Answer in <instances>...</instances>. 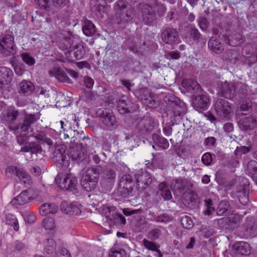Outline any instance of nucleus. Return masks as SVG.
<instances>
[{"label": "nucleus", "mask_w": 257, "mask_h": 257, "mask_svg": "<svg viewBox=\"0 0 257 257\" xmlns=\"http://www.w3.org/2000/svg\"><path fill=\"white\" fill-rule=\"evenodd\" d=\"M117 23L119 24L131 22L135 14V9L127 2L119 0L113 7Z\"/></svg>", "instance_id": "nucleus-1"}, {"label": "nucleus", "mask_w": 257, "mask_h": 257, "mask_svg": "<svg viewBox=\"0 0 257 257\" xmlns=\"http://www.w3.org/2000/svg\"><path fill=\"white\" fill-rule=\"evenodd\" d=\"M96 115L100 118L99 124L102 129L113 131L117 127L116 117L111 109L105 107L98 108L96 110Z\"/></svg>", "instance_id": "nucleus-2"}, {"label": "nucleus", "mask_w": 257, "mask_h": 257, "mask_svg": "<svg viewBox=\"0 0 257 257\" xmlns=\"http://www.w3.org/2000/svg\"><path fill=\"white\" fill-rule=\"evenodd\" d=\"M99 171L98 169L90 168L88 169L83 175L81 180V185L86 191L94 190L97 184Z\"/></svg>", "instance_id": "nucleus-3"}, {"label": "nucleus", "mask_w": 257, "mask_h": 257, "mask_svg": "<svg viewBox=\"0 0 257 257\" xmlns=\"http://www.w3.org/2000/svg\"><path fill=\"white\" fill-rule=\"evenodd\" d=\"M136 187L139 190H144L157 184L156 179L147 171H139L136 173Z\"/></svg>", "instance_id": "nucleus-4"}, {"label": "nucleus", "mask_w": 257, "mask_h": 257, "mask_svg": "<svg viewBox=\"0 0 257 257\" xmlns=\"http://www.w3.org/2000/svg\"><path fill=\"white\" fill-rule=\"evenodd\" d=\"M55 181L58 186L62 189L74 192H77V179L71 174H67L64 178L61 177L60 175H57Z\"/></svg>", "instance_id": "nucleus-5"}, {"label": "nucleus", "mask_w": 257, "mask_h": 257, "mask_svg": "<svg viewBox=\"0 0 257 257\" xmlns=\"http://www.w3.org/2000/svg\"><path fill=\"white\" fill-rule=\"evenodd\" d=\"M217 115L221 118L229 119L233 113L231 104L223 98H218L214 104Z\"/></svg>", "instance_id": "nucleus-6"}, {"label": "nucleus", "mask_w": 257, "mask_h": 257, "mask_svg": "<svg viewBox=\"0 0 257 257\" xmlns=\"http://www.w3.org/2000/svg\"><path fill=\"white\" fill-rule=\"evenodd\" d=\"M218 86L219 89V94L226 98L231 99L236 93V89L238 86V82L219 81Z\"/></svg>", "instance_id": "nucleus-7"}, {"label": "nucleus", "mask_w": 257, "mask_h": 257, "mask_svg": "<svg viewBox=\"0 0 257 257\" xmlns=\"http://www.w3.org/2000/svg\"><path fill=\"white\" fill-rule=\"evenodd\" d=\"M168 101L167 103V108L169 110H171L173 113V115L175 116H180L183 115L186 112V107L184 102L180 101L178 98L174 96H170L166 97L165 100Z\"/></svg>", "instance_id": "nucleus-8"}, {"label": "nucleus", "mask_w": 257, "mask_h": 257, "mask_svg": "<svg viewBox=\"0 0 257 257\" xmlns=\"http://www.w3.org/2000/svg\"><path fill=\"white\" fill-rule=\"evenodd\" d=\"M17 143L21 146L20 152H30L31 154H41L42 151L41 146L35 142H29L28 139L17 138Z\"/></svg>", "instance_id": "nucleus-9"}, {"label": "nucleus", "mask_w": 257, "mask_h": 257, "mask_svg": "<svg viewBox=\"0 0 257 257\" xmlns=\"http://www.w3.org/2000/svg\"><path fill=\"white\" fill-rule=\"evenodd\" d=\"M14 37L6 35L0 40V53L6 55L14 54L16 52Z\"/></svg>", "instance_id": "nucleus-10"}, {"label": "nucleus", "mask_w": 257, "mask_h": 257, "mask_svg": "<svg viewBox=\"0 0 257 257\" xmlns=\"http://www.w3.org/2000/svg\"><path fill=\"white\" fill-rule=\"evenodd\" d=\"M139 8L141 10L142 21L146 25H151L156 20V15L150 4L140 3Z\"/></svg>", "instance_id": "nucleus-11"}, {"label": "nucleus", "mask_w": 257, "mask_h": 257, "mask_svg": "<svg viewBox=\"0 0 257 257\" xmlns=\"http://www.w3.org/2000/svg\"><path fill=\"white\" fill-rule=\"evenodd\" d=\"M39 119V117L37 114H26L24 122L20 126V133L17 138L28 139V134L31 124L36 122Z\"/></svg>", "instance_id": "nucleus-12"}, {"label": "nucleus", "mask_w": 257, "mask_h": 257, "mask_svg": "<svg viewBox=\"0 0 257 257\" xmlns=\"http://www.w3.org/2000/svg\"><path fill=\"white\" fill-rule=\"evenodd\" d=\"M57 37L58 46L62 50H66L71 48L74 44L75 39H77L73 34L68 32L60 33Z\"/></svg>", "instance_id": "nucleus-13"}, {"label": "nucleus", "mask_w": 257, "mask_h": 257, "mask_svg": "<svg viewBox=\"0 0 257 257\" xmlns=\"http://www.w3.org/2000/svg\"><path fill=\"white\" fill-rule=\"evenodd\" d=\"M191 186V183L185 179H174L171 182V187L172 191L175 194L178 196L186 193Z\"/></svg>", "instance_id": "nucleus-14"}, {"label": "nucleus", "mask_w": 257, "mask_h": 257, "mask_svg": "<svg viewBox=\"0 0 257 257\" xmlns=\"http://www.w3.org/2000/svg\"><path fill=\"white\" fill-rule=\"evenodd\" d=\"M117 108L120 114H123L134 112L138 108V106L132 102L127 96L123 95L117 101Z\"/></svg>", "instance_id": "nucleus-15"}, {"label": "nucleus", "mask_w": 257, "mask_h": 257, "mask_svg": "<svg viewBox=\"0 0 257 257\" xmlns=\"http://www.w3.org/2000/svg\"><path fill=\"white\" fill-rule=\"evenodd\" d=\"M160 38L165 43L168 44H177L179 41L177 31L171 28L164 29L161 33Z\"/></svg>", "instance_id": "nucleus-16"}, {"label": "nucleus", "mask_w": 257, "mask_h": 257, "mask_svg": "<svg viewBox=\"0 0 257 257\" xmlns=\"http://www.w3.org/2000/svg\"><path fill=\"white\" fill-rule=\"evenodd\" d=\"M4 119L10 131L13 134H16V109L14 107H9Z\"/></svg>", "instance_id": "nucleus-17"}, {"label": "nucleus", "mask_w": 257, "mask_h": 257, "mask_svg": "<svg viewBox=\"0 0 257 257\" xmlns=\"http://www.w3.org/2000/svg\"><path fill=\"white\" fill-rule=\"evenodd\" d=\"M256 231L254 220L252 217H248L240 230V235L245 238L253 235Z\"/></svg>", "instance_id": "nucleus-18"}, {"label": "nucleus", "mask_w": 257, "mask_h": 257, "mask_svg": "<svg viewBox=\"0 0 257 257\" xmlns=\"http://www.w3.org/2000/svg\"><path fill=\"white\" fill-rule=\"evenodd\" d=\"M65 148L62 146H57L55 147L53 153V159L58 164L66 166L68 164Z\"/></svg>", "instance_id": "nucleus-19"}, {"label": "nucleus", "mask_w": 257, "mask_h": 257, "mask_svg": "<svg viewBox=\"0 0 257 257\" xmlns=\"http://www.w3.org/2000/svg\"><path fill=\"white\" fill-rule=\"evenodd\" d=\"M232 248L236 255H248L250 253V245L246 242H236L233 245Z\"/></svg>", "instance_id": "nucleus-20"}, {"label": "nucleus", "mask_w": 257, "mask_h": 257, "mask_svg": "<svg viewBox=\"0 0 257 257\" xmlns=\"http://www.w3.org/2000/svg\"><path fill=\"white\" fill-rule=\"evenodd\" d=\"M238 126L242 131L252 130L256 125V121L252 117H246L238 121Z\"/></svg>", "instance_id": "nucleus-21"}, {"label": "nucleus", "mask_w": 257, "mask_h": 257, "mask_svg": "<svg viewBox=\"0 0 257 257\" xmlns=\"http://www.w3.org/2000/svg\"><path fill=\"white\" fill-rule=\"evenodd\" d=\"M182 85L184 88L191 93L199 92L201 89L200 85L196 80L193 79L183 80Z\"/></svg>", "instance_id": "nucleus-22"}, {"label": "nucleus", "mask_w": 257, "mask_h": 257, "mask_svg": "<svg viewBox=\"0 0 257 257\" xmlns=\"http://www.w3.org/2000/svg\"><path fill=\"white\" fill-rule=\"evenodd\" d=\"M17 177L20 179L19 183L23 185L26 188H29L33 184L31 177L23 169H17Z\"/></svg>", "instance_id": "nucleus-23"}, {"label": "nucleus", "mask_w": 257, "mask_h": 257, "mask_svg": "<svg viewBox=\"0 0 257 257\" xmlns=\"http://www.w3.org/2000/svg\"><path fill=\"white\" fill-rule=\"evenodd\" d=\"M13 73L12 71L8 68L0 67V83L7 84L11 82Z\"/></svg>", "instance_id": "nucleus-24"}, {"label": "nucleus", "mask_w": 257, "mask_h": 257, "mask_svg": "<svg viewBox=\"0 0 257 257\" xmlns=\"http://www.w3.org/2000/svg\"><path fill=\"white\" fill-rule=\"evenodd\" d=\"M60 208L62 211L70 215H77L81 212L80 210L76 205L71 203L63 202L61 204Z\"/></svg>", "instance_id": "nucleus-25"}, {"label": "nucleus", "mask_w": 257, "mask_h": 257, "mask_svg": "<svg viewBox=\"0 0 257 257\" xmlns=\"http://www.w3.org/2000/svg\"><path fill=\"white\" fill-rule=\"evenodd\" d=\"M209 102L208 96L206 95H200L195 97L193 101V105L196 108L205 109L207 107Z\"/></svg>", "instance_id": "nucleus-26"}, {"label": "nucleus", "mask_w": 257, "mask_h": 257, "mask_svg": "<svg viewBox=\"0 0 257 257\" xmlns=\"http://www.w3.org/2000/svg\"><path fill=\"white\" fill-rule=\"evenodd\" d=\"M58 210V205L54 203L43 204L40 206L39 208V212L42 216H46L50 213L55 214Z\"/></svg>", "instance_id": "nucleus-27"}, {"label": "nucleus", "mask_w": 257, "mask_h": 257, "mask_svg": "<svg viewBox=\"0 0 257 257\" xmlns=\"http://www.w3.org/2000/svg\"><path fill=\"white\" fill-rule=\"evenodd\" d=\"M50 76H55L58 80L61 82L72 83L71 80L62 70L58 68H54L49 71Z\"/></svg>", "instance_id": "nucleus-28"}, {"label": "nucleus", "mask_w": 257, "mask_h": 257, "mask_svg": "<svg viewBox=\"0 0 257 257\" xmlns=\"http://www.w3.org/2000/svg\"><path fill=\"white\" fill-rule=\"evenodd\" d=\"M152 140L155 144V145L153 146L154 148H155L156 146L161 149L166 150L168 149L169 146V144L167 140L161 137L158 134H154L152 135Z\"/></svg>", "instance_id": "nucleus-29"}, {"label": "nucleus", "mask_w": 257, "mask_h": 257, "mask_svg": "<svg viewBox=\"0 0 257 257\" xmlns=\"http://www.w3.org/2000/svg\"><path fill=\"white\" fill-rule=\"evenodd\" d=\"M217 213L218 215H229L233 213L230 204L227 201L223 200L219 203Z\"/></svg>", "instance_id": "nucleus-30"}, {"label": "nucleus", "mask_w": 257, "mask_h": 257, "mask_svg": "<svg viewBox=\"0 0 257 257\" xmlns=\"http://www.w3.org/2000/svg\"><path fill=\"white\" fill-rule=\"evenodd\" d=\"M152 126V119L149 117H145L138 122L137 127L140 132L144 133L150 131Z\"/></svg>", "instance_id": "nucleus-31"}, {"label": "nucleus", "mask_w": 257, "mask_h": 257, "mask_svg": "<svg viewBox=\"0 0 257 257\" xmlns=\"http://www.w3.org/2000/svg\"><path fill=\"white\" fill-rule=\"evenodd\" d=\"M208 48L216 53H220L224 49L222 44L215 37H211L208 43Z\"/></svg>", "instance_id": "nucleus-32"}, {"label": "nucleus", "mask_w": 257, "mask_h": 257, "mask_svg": "<svg viewBox=\"0 0 257 257\" xmlns=\"http://www.w3.org/2000/svg\"><path fill=\"white\" fill-rule=\"evenodd\" d=\"M20 93L27 95L34 90V86L30 81L23 80L19 84Z\"/></svg>", "instance_id": "nucleus-33"}, {"label": "nucleus", "mask_w": 257, "mask_h": 257, "mask_svg": "<svg viewBox=\"0 0 257 257\" xmlns=\"http://www.w3.org/2000/svg\"><path fill=\"white\" fill-rule=\"evenodd\" d=\"M158 193L165 200H170L172 198L170 190L168 188L166 183L163 182L159 184Z\"/></svg>", "instance_id": "nucleus-34"}, {"label": "nucleus", "mask_w": 257, "mask_h": 257, "mask_svg": "<svg viewBox=\"0 0 257 257\" xmlns=\"http://www.w3.org/2000/svg\"><path fill=\"white\" fill-rule=\"evenodd\" d=\"M90 5L93 6L94 9L100 14H102L106 11V3L105 0H91Z\"/></svg>", "instance_id": "nucleus-35"}, {"label": "nucleus", "mask_w": 257, "mask_h": 257, "mask_svg": "<svg viewBox=\"0 0 257 257\" xmlns=\"http://www.w3.org/2000/svg\"><path fill=\"white\" fill-rule=\"evenodd\" d=\"M83 33L87 36L93 35L96 32L95 27L94 24L89 21L85 22L82 27Z\"/></svg>", "instance_id": "nucleus-36"}, {"label": "nucleus", "mask_w": 257, "mask_h": 257, "mask_svg": "<svg viewBox=\"0 0 257 257\" xmlns=\"http://www.w3.org/2000/svg\"><path fill=\"white\" fill-rule=\"evenodd\" d=\"M116 174L115 172L112 169H106L103 172V180L105 182H108L110 185L113 184Z\"/></svg>", "instance_id": "nucleus-37"}, {"label": "nucleus", "mask_w": 257, "mask_h": 257, "mask_svg": "<svg viewBox=\"0 0 257 257\" xmlns=\"http://www.w3.org/2000/svg\"><path fill=\"white\" fill-rule=\"evenodd\" d=\"M56 243L52 238H49L46 242L45 252L48 254H53L56 252Z\"/></svg>", "instance_id": "nucleus-38"}, {"label": "nucleus", "mask_w": 257, "mask_h": 257, "mask_svg": "<svg viewBox=\"0 0 257 257\" xmlns=\"http://www.w3.org/2000/svg\"><path fill=\"white\" fill-rule=\"evenodd\" d=\"M150 5L156 7L158 15L159 17H162L166 11V8L164 5L160 3L158 0H151Z\"/></svg>", "instance_id": "nucleus-39"}, {"label": "nucleus", "mask_w": 257, "mask_h": 257, "mask_svg": "<svg viewBox=\"0 0 257 257\" xmlns=\"http://www.w3.org/2000/svg\"><path fill=\"white\" fill-rule=\"evenodd\" d=\"M30 194L27 190H25L17 196V205H24L28 202L30 199Z\"/></svg>", "instance_id": "nucleus-40"}, {"label": "nucleus", "mask_w": 257, "mask_h": 257, "mask_svg": "<svg viewBox=\"0 0 257 257\" xmlns=\"http://www.w3.org/2000/svg\"><path fill=\"white\" fill-rule=\"evenodd\" d=\"M73 51L75 60L81 59L85 54L84 47L81 44L76 45L73 49Z\"/></svg>", "instance_id": "nucleus-41"}, {"label": "nucleus", "mask_w": 257, "mask_h": 257, "mask_svg": "<svg viewBox=\"0 0 257 257\" xmlns=\"http://www.w3.org/2000/svg\"><path fill=\"white\" fill-rule=\"evenodd\" d=\"M142 242L143 245L145 248L152 251L160 252L159 249L160 246L156 244L155 242L150 241L146 238H144Z\"/></svg>", "instance_id": "nucleus-42"}, {"label": "nucleus", "mask_w": 257, "mask_h": 257, "mask_svg": "<svg viewBox=\"0 0 257 257\" xmlns=\"http://www.w3.org/2000/svg\"><path fill=\"white\" fill-rule=\"evenodd\" d=\"M133 188L131 186H126L123 187L118 185L117 192L120 196L123 198H126L132 194Z\"/></svg>", "instance_id": "nucleus-43"}, {"label": "nucleus", "mask_w": 257, "mask_h": 257, "mask_svg": "<svg viewBox=\"0 0 257 257\" xmlns=\"http://www.w3.org/2000/svg\"><path fill=\"white\" fill-rule=\"evenodd\" d=\"M143 102L150 107H155L158 103L157 96L151 93L148 98H145Z\"/></svg>", "instance_id": "nucleus-44"}, {"label": "nucleus", "mask_w": 257, "mask_h": 257, "mask_svg": "<svg viewBox=\"0 0 257 257\" xmlns=\"http://www.w3.org/2000/svg\"><path fill=\"white\" fill-rule=\"evenodd\" d=\"M119 185L123 187L131 186L133 188L134 182L132 176L128 174L123 175L120 180Z\"/></svg>", "instance_id": "nucleus-45"}, {"label": "nucleus", "mask_w": 257, "mask_h": 257, "mask_svg": "<svg viewBox=\"0 0 257 257\" xmlns=\"http://www.w3.org/2000/svg\"><path fill=\"white\" fill-rule=\"evenodd\" d=\"M3 221L8 225L13 226L14 229L16 230V218L13 214L8 213L5 214L3 218Z\"/></svg>", "instance_id": "nucleus-46"}, {"label": "nucleus", "mask_w": 257, "mask_h": 257, "mask_svg": "<svg viewBox=\"0 0 257 257\" xmlns=\"http://www.w3.org/2000/svg\"><path fill=\"white\" fill-rule=\"evenodd\" d=\"M43 227L48 230H52L55 227V221L53 218L46 217L42 221Z\"/></svg>", "instance_id": "nucleus-47"}, {"label": "nucleus", "mask_w": 257, "mask_h": 257, "mask_svg": "<svg viewBox=\"0 0 257 257\" xmlns=\"http://www.w3.org/2000/svg\"><path fill=\"white\" fill-rule=\"evenodd\" d=\"M40 8L47 12H53L50 0H35Z\"/></svg>", "instance_id": "nucleus-48"}, {"label": "nucleus", "mask_w": 257, "mask_h": 257, "mask_svg": "<svg viewBox=\"0 0 257 257\" xmlns=\"http://www.w3.org/2000/svg\"><path fill=\"white\" fill-rule=\"evenodd\" d=\"M189 34L194 41L198 43L200 41L201 34L195 27L191 26L189 32Z\"/></svg>", "instance_id": "nucleus-49"}, {"label": "nucleus", "mask_w": 257, "mask_h": 257, "mask_svg": "<svg viewBox=\"0 0 257 257\" xmlns=\"http://www.w3.org/2000/svg\"><path fill=\"white\" fill-rule=\"evenodd\" d=\"M5 175L8 178L11 180L13 179L15 181L16 175V166H8L5 170Z\"/></svg>", "instance_id": "nucleus-50"}, {"label": "nucleus", "mask_w": 257, "mask_h": 257, "mask_svg": "<svg viewBox=\"0 0 257 257\" xmlns=\"http://www.w3.org/2000/svg\"><path fill=\"white\" fill-rule=\"evenodd\" d=\"M26 222L28 223H33L36 219L35 215L30 210H25L21 213Z\"/></svg>", "instance_id": "nucleus-51"}, {"label": "nucleus", "mask_w": 257, "mask_h": 257, "mask_svg": "<svg viewBox=\"0 0 257 257\" xmlns=\"http://www.w3.org/2000/svg\"><path fill=\"white\" fill-rule=\"evenodd\" d=\"M181 223L183 227L186 229H190L193 226V221L190 217L188 216H183L181 219Z\"/></svg>", "instance_id": "nucleus-52"}, {"label": "nucleus", "mask_w": 257, "mask_h": 257, "mask_svg": "<svg viewBox=\"0 0 257 257\" xmlns=\"http://www.w3.org/2000/svg\"><path fill=\"white\" fill-rule=\"evenodd\" d=\"M197 23L199 28L203 31H206L209 25V22L208 20L203 17H199L198 18Z\"/></svg>", "instance_id": "nucleus-53"}, {"label": "nucleus", "mask_w": 257, "mask_h": 257, "mask_svg": "<svg viewBox=\"0 0 257 257\" xmlns=\"http://www.w3.org/2000/svg\"><path fill=\"white\" fill-rule=\"evenodd\" d=\"M204 205L206 207V209L204 211V214L208 215L211 214L214 211L212 200L210 199L205 200Z\"/></svg>", "instance_id": "nucleus-54"}, {"label": "nucleus", "mask_w": 257, "mask_h": 257, "mask_svg": "<svg viewBox=\"0 0 257 257\" xmlns=\"http://www.w3.org/2000/svg\"><path fill=\"white\" fill-rule=\"evenodd\" d=\"M239 202L243 205H246L249 202L248 193L246 190L240 191L238 195Z\"/></svg>", "instance_id": "nucleus-55"}, {"label": "nucleus", "mask_w": 257, "mask_h": 257, "mask_svg": "<svg viewBox=\"0 0 257 257\" xmlns=\"http://www.w3.org/2000/svg\"><path fill=\"white\" fill-rule=\"evenodd\" d=\"M172 220L171 217L167 213H163L158 215L157 217L155 218L153 220L157 222H162L167 223Z\"/></svg>", "instance_id": "nucleus-56"}, {"label": "nucleus", "mask_w": 257, "mask_h": 257, "mask_svg": "<svg viewBox=\"0 0 257 257\" xmlns=\"http://www.w3.org/2000/svg\"><path fill=\"white\" fill-rule=\"evenodd\" d=\"M128 48L131 51L134 52H137L138 51L139 48L141 47L140 43L138 42V40L137 39V41L134 38L133 39H130L128 41Z\"/></svg>", "instance_id": "nucleus-57"}, {"label": "nucleus", "mask_w": 257, "mask_h": 257, "mask_svg": "<svg viewBox=\"0 0 257 257\" xmlns=\"http://www.w3.org/2000/svg\"><path fill=\"white\" fill-rule=\"evenodd\" d=\"M161 231L158 228H155L150 231L147 234L148 237L152 240L158 239L161 235Z\"/></svg>", "instance_id": "nucleus-58"}, {"label": "nucleus", "mask_w": 257, "mask_h": 257, "mask_svg": "<svg viewBox=\"0 0 257 257\" xmlns=\"http://www.w3.org/2000/svg\"><path fill=\"white\" fill-rule=\"evenodd\" d=\"M150 93L151 92L148 88H142L138 91V97L143 101L145 98H148V97H150Z\"/></svg>", "instance_id": "nucleus-59"}, {"label": "nucleus", "mask_w": 257, "mask_h": 257, "mask_svg": "<svg viewBox=\"0 0 257 257\" xmlns=\"http://www.w3.org/2000/svg\"><path fill=\"white\" fill-rule=\"evenodd\" d=\"M22 58L24 62L29 66H32L35 63V59L31 57L28 53H25L22 54Z\"/></svg>", "instance_id": "nucleus-60"}, {"label": "nucleus", "mask_w": 257, "mask_h": 257, "mask_svg": "<svg viewBox=\"0 0 257 257\" xmlns=\"http://www.w3.org/2000/svg\"><path fill=\"white\" fill-rule=\"evenodd\" d=\"M247 170L250 173H254L257 171V162L250 160L247 164Z\"/></svg>", "instance_id": "nucleus-61"}, {"label": "nucleus", "mask_w": 257, "mask_h": 257, "mask_svg": "<svg viewBox=\"0 0 257 257\" xmlns=\"http://www.w3.org/2000/svg\"><path fill=\"white\" fill-rule=\"evenodd\" d=\"M251 150L250 147L246 146H241L237 147L235 150V154L236 155H241L242 154H245L249 152Z\"/></svg>", "instance_id": "nucleus-62"}, {"label": "nucleus", "mask_w": 257, "mask_h": 257, "mask_svg": "<svg viewBox=\"0 0 257 257\" xmlns=\"http://www.w3.org/2000/svg\"><path fill=\"white\" fill-rule=\"evenodd\" d=\"M108 257H125V250L124 249L120 250H111Z\"/></svg>", "instance_id": "nucleus-63"}, {"label": "nucleus", "mask_w": 257, "mask_h": 257, "mask_svg": "<svg viewBox=\"0 0 257 257\" xmlns=\"http://www.w3.org/2000/svg\"><path fill=\"white\" fill-rule=\"evenodd\" d=\"M202 163L208 166L211 164V163L212 162V155L209 153H205L202 157Z\"/></svg>", "instance_id": "nucleus-64"}]
</instances>
